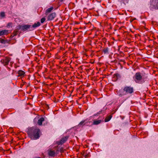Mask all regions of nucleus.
Here are the masks:
<instances>
[{"label":"nucleus","mask_w":158,"mask_h":158,"mask_svg":"<svg viewBox=\"0 0 158 158\" xmlns=\"http://www.w3.org/2000/svg\"><path fill=\"white\" fill-rule=\"evenodd\" d=\"M40 130L38 128H33L31 134V138L33 139H36L40 137Z\"/></svg>","instance_id":"f03ea898"},{"label":"nucleus","mask_w":158,"mask_h":158,"mask_svg":"<svg viewBox=\"0 0 158 158\" xmlns=\"http://www.w3.org/2000/svg\"><path fill=\"white\" fill-rule=\"evenodd\" d=\"M44 118L42 117L38 120V124L39 125H41L42 124V122L44 121Z\"/></svg>","instance_id":"f8f14e48"},{"label":"nucleus","mask_w":158,"mask_h":158,"mask_svg":"<svg viewBox=\"0 0 158 158\" xmlns=\"http://www.w3.org/2000/svg\"><path fill=\"white\" fill-rule=\"evenodd\" d=\"M101 122V120L95 121L94 122L93 124L95 125H97L100 123Z\"/></svg>","instance_id":"dca6fc26"},{"label":"nucleus","mask_w":158,"mask_h":158,"mask_svg":"<svg viewBox=\"0 0 158 158\" xmlns=\"http://www.w3.org/2000/svg\"><path fill=\"white\" fill-rule=\"evenodd\" d=\"M20 28L22 30L24 31L27 30H33V29H32L31 26L29 25H25L23 26H20Z\"/></svg>","instance_id":"39448f33"},{"label":"nucleus","mask_w":158,"mask_h":158,"mask_svg":"<svg viewBox=\"0 0 158 158\" xmlns=\"http://www.w3.org/2000/svg\"><path fill=\"white\" fill-rule=\"evenodd\" d=\"M45 18H42L40 20L41 23H43L45 20Z\"/></svg>","instance_id":"5701e85b"},{"label":"nucleus","mask_w":158,"mask_h":158,"mask_svg":"<svg viewBox=\"0 0 158 158\" xmlns=\"http://www.w3.org/2000/svg\"><path fill=\"white\" fill-rule=\"evenodd\" d=\"M13 62H12V61H10V65L12 66V64H13Z\"/></svg>","instance_id":"a878e982"},{"label":"nucleus","mask_w":158,"mask_h":158,"mask_svg":"<svg viewBox=\"0 0 158 158\" xmlns=\"http://www.w3.org/2000/svg\"><path fill=\"white\" fill-rule=\"evenodd\" d=\"M4 35V33H3V30L0 31V36L2 35Z\"/></svg>","instance_id":"b1692460"},{"label":"nucleus","mask_w":158,"mask_h":158,"mask_svg":"<svg viewBox=\"0 0 158 158\" xmlns=\"http://www.w3.org/2000/svg\"><path fill=\"white\" fill-rule=\"evenodd\" d=\"M5 16V13L4 12H2L1 13L0 16L1 17H4Z\"/></svg>","instance_id":"412c9836"},{"label":"nucleus","mask_w":158,"mask_h":158,"mask_svg":"<svg viewBox=\"0 0 158 158\" xmlns=\"http://www.w3.org/2000/svg\"><path fill=\"white\" fill-rule=\"evenodd\" d=\"M24 74L25 72L24 71L21 70H19L18 71V75H17V76L18 77H23L24 76Z\"/></svg>","instance_id":"9d476101"},{"label":"nucleus","mask_w":158,"mask_h":158,"mask_svg":"<svg viewBox=\"0 0 158 158\" xmlns=\"http://www.w3.org/2000/svg\"><path fill=\"white\" fill-rule=\"evenodd\" d=\"M87 123V121L86 120H82L79 124L78 126L79 127H82Z\"/></svg>","instance_id":"1a4fd4ad"},{"label":"nucleus","mask_w":158,"mask_h":158,"mask_svg":"<svg viewBox=\"0 0 158 158\" xmlns=\"http://www.w3.org/2000/svg\"><path fill=\"white\" fill-rule=\"evenodd\" d=\"M53 7L52 6L48 8L46 10V13L47 14L51 12V11L53 9Z\"/></svg>","instance_id":"2eb2a0df"},{"label":"nucleus","mask_w":158,"mask_h":158,"mask_svg":"<svg viewBox=\"0 0 158 158\" xmlns=\"http://www.w3.org/2000/svg\"><path fill=\"white\" fill-rule=\"evenodd\" d=\"M151 5L155 9H158V0L153 1L151 3Z\"/></svg>","instance_id":"423d86ee"},{"label":"nucleus","mask_w":158,"mask_h":158,"mask_svg":"<svg viewBox=\"0 0 158 158\" xmlns=\"http://www.w3.org/2000/svg\"><path fill=\"white\" fill-rule=\"evenodd\" d=\"M135 81L137 83L142 84L145 81V78L143 77V74L139 72L136 73L134 77Z\"/></svg>","instance_id":"f257e3e1"},{"label":"nucleus","mask_w":158,"mask_h":158,"mask_svg":"<svg viewBox=\"0 0 158 158\" xmlns=\"http://www.w3.org/2000/svg\"><path fill=\"white\" fill-rule=\"evenodd\" d=\"M13 34L14 36H15L17 35V31H15L13 32Z\"/></svg>","instance_id":"393cba45"},{"label":"nucleus","mask_w":158,"mask_h":158,"mask_svg":"<svg viewBox=\"0 0 158 158\" xmlns=\"http://www.w3.org/2000/svg\"><path fill=\"white\" fill-rule=\"evenodd\" d=\"M61 144L60 143H59V144Z\"/></svg>","instance_id":"bb28decb"},{"label":"nucleus","mask_w":158,"mask_h":158,"mask_svg":"<svg viewBox=\"0 0 158 158\" xmlns=\"http://www.w3.org/2000/svg\"><path fill=\"white\" fill-rule=\"evenodd\" d=\"M68 136H66L64 138H63L60 141V143L62 144L65 142L68 139Z\"/></svg>","instance_id":"ddd939ff"},{"label":"nucleus","mask_w":158,"mask_h":158,"mask_svg":"<svg viewBox=\"0 0 158 158\" xmlns=\"http://www.w3.org/2000/svg\"><path fill=\"white\" fill-rule=\"evenodd\" d=\"M56 15V14L55 13H52L48 17V20H53L55 17Z\"/></svg>","instance_id":"6e6552de"},{"label":"nucleus","mask_w":158,"mask_h":158,"mask_svg":"<svg viewBox=\"0 0 158 158\" xmlns=\"http://www.w3.org/2000/svg\"><path fill=\"white\" fill-rule=\"evenodd\" d=\"M10 61V58L8 57H4L1 60V62L4 66H6L8 64Z\"/></svg>","instance_id":"7ed1b4c3"},{"label":"nucleus","mask_w":158,"mask_h":158,"mask_svg":"<svg viewBox=\"0 0 158 158\" xmlns=\"http://www.w3.org/2000/svg\"><path fill=\"white\" fill-rule=\"evenodd\" d=\"M124 90L126 94H131L133 92V88L130 86H126L124 87Z\"/></svg>","instance_id":"20e7f679"},{"label":"nucleus","mask_w":158,"mask_h":158,"mask_svg":"<svg viewBox=\"0 0 158 158\" xmlns=\"http://www.w3.org/2000/svg\"><path fill=\"white\" fill-rule=\"evenodd\" d=\"M55 153L54 151H50L48 152V154L49 156H55Z\"/></svg>","instance_id":"4468645a"},{"label":"nucleus","mask_w":158,"mask_h":158,"mask_svg":"<svg viewBox=\"0 0 158 158\" xmlns=\"http://www.w3.org/2000/svg\"><path fill=\"white\" fill-rule=\"evenodd\" d=\"M0 42L2 43L5 44L6 43V41L5 40H3V39H0Z\"/></svg>","instance_id":"aec40b11"},{"label":"nucleus","mask_w":158,"mask_h":158,"mask_svg":"<svg viewBox=\"0 0 158 158\" xmlns=\"http://www.w3.org/2000/svg\"><path fill=\"white\" fill-rule=\"evenodd\" d=\"M40 25V22H38L37 23H35L32 26V29H33V28H36L37 27Z\"/></svg>","instance_id":"9b49d317"},{"label":"nucleus","mask_w":158,"mask_h":158,"mask_svg":"<svg viewBox=\"0 0 158 158\" xmlns=\"http://www.w3.org/2000/svg\"><path fill=\"white\" fill-rule=\"evenodd\" d=\"M111 116H109V117L106 118L105 119V122H107L110 120L111 119Z\"/></svg>","instance_id":"f3484780"},{"label":"nucleus","mask_w":158,"mask_h":158,"mask_svg":"<svg viewBox=\"0 0 158 158\" xmlns=\"http://www.w3.org/2000/svg\"><path fill=\"white\" fill-rule=\"evenodd\" d=\"M103 52L104 53H108V48H104L103 50Z\"/></svg>","instance_id":"a211bd4d"},{"label":"nucleus","mask_w":158,"mask_h":158,"mask_svg":"<svg viewBox=\"0 0 158 158\" xmlns=\"http://www.w3.org/2000/svg\"><path fill=\"white\" fill-rule=\"evenodd\" d=\"M3 31L4 35H7L8 34V31L7 30H3Z\"/></svg>","instance_id":"4be33fe9"},{"label":"nucleus","mask_w":158,"mask_h":158,"mask_svg":"<svg viewBox=\"0 0 158 158\" xmlns=\"http://www.w3.org/2000/svg\"><path fill=\"white\" fill-rule=\"evenodd\" d=\"M12 25V23H8L7 25V27L8 28H9L10 27H11Z\"/></svg>","instance_id":"6ab92c4d"},{"label":"nucleus","mask_w":158,"mask_h":158,"mask_svg":"<svg viewBox=\"0 0 158 158\" xmlns=\"http://www.w3.org/2000/svg\"><path fill=\"white\" fill-rule=\"evenodd\" d=\"M118 95L120 97L127 95L125 91L124 90V89L123 90H120L118 91Z\"/></svg>","instance_id":"0eeeda50"}]
</instances>
